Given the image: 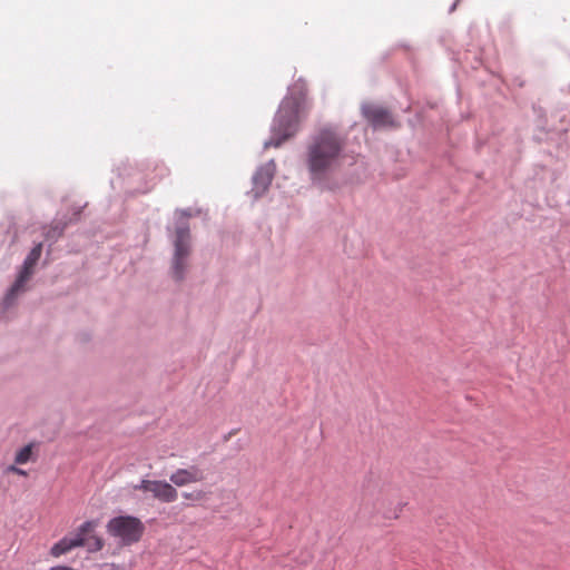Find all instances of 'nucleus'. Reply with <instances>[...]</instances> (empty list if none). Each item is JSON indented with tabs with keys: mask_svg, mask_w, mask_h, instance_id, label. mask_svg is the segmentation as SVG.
<instances>
[{
	"mask_svg": "<svg viewBox=\"0 0 570 570\" xmlns=\"http://www.w3.org/2000/svg\"><path fill=\"white\" fill-rule=\"evenodd\" d=\"M31 456H32V444H28V445H24L23 448H21L16 453L14 462L17 464H24L31 460Z\"/></svg>",
	"mask_w": 570,
	"mask_h": 570,
	"instance_id": "nucleus-11",
	"label": "nucleus"
},
{
	"mask_svg": "<svg viewBox=\"0 0 570 570\" xmlns=\"http://www.w3.org/2000/svg\"><path fill=\"white\" fill-rule=\"evenodd\" d=\"M174 247L171 273L175 279L180 281L184 278L187 268V258L190 254V233L187 225H181L176 228Z\"/></svg>",
	"mask_w": 570,
	"mask_h": 570,
	"instance_id": "nucleus-5",
	"label": "nucleus"
},
{
	"mask_svg": "<svg viewBox=\"0 0 570 570\" xmlns=\"http://www.w3.org/2000/svg\"><path fill=\"white\" fill-rule=\"evenodd\" d=\"M96 528L94 521H87L80 525L78 532L73 537H65L52 546L50 552L53 557H60L72 550L73 548L87 546L90 551H99L102 549V540L97 535L86 538Z\"/></svg>",
	"mask_w": 570,
	"mask_h": 570,
	"instance_id": "nucleus-3",
	"label": "nucleus"
},
{
	"mask_svg": "<svg viewBox=\"0 0 570 570\" xmlns=\"http://www.w3.org/2000/svg\"><path fill=\"white\" fill-rule=\"evenodd\" d=\"M107 531L110 535L119 539L124 546H131L141 539L145 525L136 517L120 515L109 520Z\"/></svg>",
	"mask_w": 570,
	"mask_h": 570,
	"instance_id": "nucleus-4",
	"label": "nucleus"
},
{
	"mask_svg": "<svg viewBox=\"0 0 570 570\" xmlns=\"http://www.w3.org/2000/svg\"><path fill=\"white\" fill-rule=\"evenodd\" d=\"M345 139L332 128H323L313 138L307 150V165L313 177H321L338 165Z\"/></svg>",
	"mask_w": 570,
	"mask_h": 570,
	"instance_id": "nucleus-1",
	"label": "nucleus"
},
{
	"mask_svg": "<svg viewBox=\"0 0 570 570\" xmlns=\"http://www.w3.org/2000/svg\"><path fill=\"white\" fill-rule=\"evenodd\" d=\"M9 471H10V472H13V473H16V474H18V475H22V476H26V475H27V472H26L24 470H22V469H20V468H17V466H14V465L9 466Z\"/></svg>",
	"mask_w": 570,
	"mask_h": 570,
	"instance_id": "nucleus-14",
	"label": "nucleus"
},
{
	"mask_svg": "<svg viewBox=\"0 0 570 570\" xmlns=\"http://www.w3.org/2000/svg\"><path fill=\"white\" fill-rule=\"evenodd\" d=\"M63 227L57 224L56 226H51L45 233L46 238H56L62 234Z\"/></svg>",
	"mask_w": 570,
	"mask_h": 570,
	"instance_id": "nucleus-13",
	"label": "nucleus"
},
{
	"mask_svg": "<svg viewBox=\"0 0 570 570\" xmlns=\"http://www.w3.org/2000/svg\"><path fill=\"white\" fill-rule=\"evenodd\" d=\"M363 114L374 128H395L399 126L395 117L385 108L380 106H365Z\"/></svg>",
	"mask_w": 570,
	"mask_h": 570,
	"instance_id": "nucleus-8",
	"label": "nucleus"
},
{
	"mask_svg": "<svg viewBox=\"0 0 570 570\" xmlns=\"http://www.w3.org/2000/svg\"><path fill=\"white\" fill-rule=\"evenodd\" d=\"M273 168L271 165L261 167L254 176V191L258 196L263 194L273 180Z\"/></svg>",
	"mask_w": 570,
	"mask_h": 570,
	"instance_id": "nucleus-10",
	"label": "nucleus"
},
{
	"mask_svg": "<svg viewBox=\"0 0 570 570\" xmlns=\"http://www.w3.org/2000/svg\"><path fill=\"white\" fill-rule=\"evenodd\" d=\"M135 489L144 492H150L154 499L165 503L174 502L178 498L177 489L173 485V483L167 481L142 480L138 485L135 487Z\"/></svg>",
	"mask_w": 570,
	"mask_h": 570,
	"instance_id": "nucleus-7",
	"label": "nucleus"
},
{
	"mask_svg": "<svg viewBox=\"0 0 570 570\" xmlns=\"http://www.w3.org/2000/svg\"><path fill=\"white\" fill-rule=\"evenodd\" d=\"M41 253H42V244L39 243L31 249V252L24 259L23 266H22L16 282L13 283V285L11 286V288L9 289V292L6 296V302L8 304L10 302H12L21 291H23L26 283L29 281V278L33 274V268L38 263V261L41 256Z\"/></svg>",
	"mask_w": 570,
	"mask_h": 570,
	"instance_id": "nucleus-6",
	"label": "nucleus"
},
{
	"mask_svg": "<svg viewBox=\"0 0 570 570\" xmlns=\"http://www.w3.org/2000/svg\"><path fill=\"white\" fill-rule=\"evenodd\" d=\"M181 497L185 500L194 501V502H200L206 500L207 493L203 490H195L191 492H183Z\"/></svg>",
	"mask_w": 570,
	"mask_h": 570,
	"instance_id": "nucleus-12",
	"label": "nucleus"
},
{
	"mask_svg": "<svg viewBox=\"0 0 570 570\" xmlns=\"http://www.w3.org/2000/svg\"><path fill=\"white\" fill-rule=\"evenodd\" d=\"M174 487H185L191 483H199L205 480L204 472L196 465L185 469H177L169 476Z\"/></svg>",
	"mask_w": 570,
	"mask_h": 570,
	"instance_id": "nucleus-9",
	"label": "nucleus"
},
{
	"mask_svg": "<svg viewBox=\"0 0 570 570\" xmlns=\"http://www.w3.org/2000/svg\"><path fill=\"white\" fill-rule=\"evenodd\" d=\"M298 129V114L296 106L291 101H284L274 120L273 135L265 142V148L279 147L283 141L287 140Z\"/></svg>",
	"mask_w": 570,
	"mask_h": 570,
	"instance_id": "nucleus-2",
	"label": "nucleus"
}]
</instances>
